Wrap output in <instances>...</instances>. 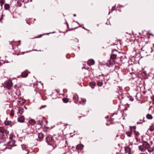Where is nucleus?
I'll use <instances>...</instances> for the list:
<instances>
[{
  "label": "nucleus",
  "instance_id": "1",
  "mask_svg": "<svg viewBox=\"0 0 154 154\" xmlns=\"http://www.w3.org/2000/svg\"><path fill=\"white\" fill-rule=\"evenodd\" d=\"M142 144L139 146V149L142 152H144L149 146V143L147 142H143Z\"/></svg>",
  "mask_w": 154,
  "mask_h": 154
},
{
  "label": "nucleus",
  "instance_id": "2",
  "mask_svg": "<svg viewBox=\"0 0 154 154\" xmlns=\"http://www.w3.org/2000/svg\"><path fill=\"white\" fill-rule=\"evenodd\" d=\"M118 53V51L116 50H113L112 51V55L110 56V58L114 60L117 57V54Z\"/></svg>",
  "mask_w": 154,
  "mask_h": 154
},
{
  "label": "nucleus",
  "instance_id": "3",
  "mask_svg": "<svg viewBox=\"0 0 154 154\" xmlns=\"http://www.w3.org/2000/svg\"><path fill=\"white\" fill-rule=\"evenodd\" d=\"M46 141L48 144L51 145V144L50 143V142L53 141L54 139L51 136H49L46 138Z\"/></svg>",
  "mask_w": 154,
  "mask_h": 154
},
{
  "label": "nucleus",
  "instance_id": "4",
  "mask_svg": "<svg viewBox=\"0 0 154 154\" xmlns=\"http://www.w3.org/2000/svg\"><path fill=\"white\" fill-rule=\"evenodd\" d=\"M6 87L8 89H10L12 86V83L11 81L8 80L6 83Z\"/></svg>",
  "mask_w": 154,
  "mask_h": 154
},
{
  "label": "nucleus",
  "instance_id": "5",
  "mask_svg": "<svg viewBox=\"0 0 154 154\" xmlns=\"http://www.w3.org/2000/svg\"><path fill=\"white\" fill-rule=\"evenodd\" d=\"M115 63L114 60L110 58V59L106 63V65L108 66H110L111 65H114Z\"/></svg>",
  "mask_w": 154,
  "mask_h": 154
},
{
  "label": "nucleus",
  "instance_id": "6",
  "mask_svg": "<svg viewBox=\"0 0 154 154\" xmlns=\"http://www.w3.org/2000/svg\"><path fill=\"white\" fill-rule=\"evenodd\" d=\"M147 149L149 152H152L154 151V146H150L149 143V146H148Z\"/></svg>",
  "mask_w": 154,
  "mask_h": 154
},
{
  "label": "nucleus",
  "instance_id": "7",
  "mask_svg": "<svg viewBox=\"0 0 154 154\" xmlns=\"http://www.w3.org/2000/svg\"><path fill=\"white\" fill-rule=\"evenodd\" d=\"M87 63L89 66L92 65L94 64L95 62L93 59H89L88 60Z\"/></svg>",
  "mask_w": 154,
  "mask_h": 154
},
{
  "label": "nucleus",
  "instance_id": "8",
  "mask_svg": "<svg viewBox=\"0 0 154 154\" xmlns=\"http://www.w3.org/2000/svg\"><path fill=\"white\" fill-rule=\"evenodd\" d=\"M24 112V109L22 107H19L18 109V112L17 114L18 116L22 114Z\"/></svg>",
  "mask_w": 154,
  "mask_h": 154
},
{
  "label": "nucleus",
  "instance_id": "9",
  "mask_svg": "<svg viewBox=\"0 0 154 154\" xmlns=\"http://www.w3.org/2000/svg\"><path fill=\"white\" fill-rule=\"evenodd\" d=\"M25 118L23 116H21L19 117L18 119V121L20 122H24Z\"/></svg>",
  "mask_w": 154,
  "mask_h": 154
},
{
  "label": "nucleus",
  "instance_id": "10",
  "mask_svg": "<svg viewBox=\"0 0 154 154\" xmlns=\"http://www.w3.org/2000/svg\"><path fill=\"white\" fill-rule=\"evenodd\" d=\"M44 135V134L42 133H38V138L40 139L41 140H43Z\"/></svg>",
  "mask_w": 154,
  "mask_h": 154
},
{
  "label": "nucleus",
  "instance_id": "11",
  "mask_svg": "<svg viewBox=\"0 0 154 154\" xmlns=\"http://www.w3.org/2000/svg\"><path fill=\"white\" fill-rule=\"evenodd\" d=\"M125 150L126 152L128 153L129 154H131V149L129 147H126L125 148Z\"/></svg>",
  "mask_w": 154,
  "mask_h": 154
},
{
  "label": "nucleus",
  "instance_id": "12",
  "mask_svg": "<svg viewBox=\"0 0 154 154\" xmlns=\"http://www.w3.org/2000/svg\"><path fill=\"white\" fill-rule=\"evenodd\" d=\"M6 140V138L4 136L1 135L0 136V143L3 142Z\"/></svg>",
  "mask_w": 154,
  "mask_h": 154
},
{
  "label": "nucleus",
  "instance_id": "13",
  "mask_svg": "<svg viewBox=\"0 0 154 154\" xmlns=\"http://www.w3.org/2000/svg\"><path fill=\"white\" fill-rule=\"evenodd\" d=\"M17 6H19L20 7L22 3L24 2V0H17Z\"/></svg>",
  "mask_w": 154,
  "mask_h": 154
},
{
  "label": "nucleus",
  "instance_id": "14",
  "mask_svg": "<svg viewBox=\"0 0 154 154\" xmlns=\"http://www.w3.org/2000/svg\"><path fill=\"white\" fill-rule=\"evenodd\" d=\"M28 75V73L26 71L23 72L21 74V76L23 77H26Z\"/></svg>",
  "mask_w": 154,
  "mask_h": 154
},
{
  "label": "nucleus",
  "instance_id": "15",
  "mask_svg": "<svg viewBox=\"0 0 154 154\" xmlns=\"http://www.w3.org/2000/svg\"><path fill=\"white\" fill-rule=\"evenodd\" d=\"M84 146L81 144H79L76 146V149H77L81 150L83 149Z\"/></svg>",
  "mask_w": 154,
  "mask_h": 154
},
{
  "label": "nucleus",
  "instance_id": "16",
  "mask_svg": "<svg viewBox=\"0 0 154 154\" xmlns=\"http://www.w3.org/2000/svg\"><path fill=\"white\" fill-rule=\"evenodd\" d=\"M15 143V141L14 140H11L8 143V145L11 146H14Z\"/></svg>",
  "mask_w": 154,
  "mask_h": 154
},
{
  "label": "nucleus",
  "instance_id": "17",
  "mask_svg": "<svg viewBox=\"0 0 154 154\" xmlns=\"http://www.w3.org/2000/svg\"><path fill=\"white\" fill-rule=\"evenodd\" d=\"M146 117L147 119H152V116L150 114H147L146 115Z\"/></svg>",
  "mask_w": 154,
  "mask_h": 154
},
{
  "label": "nucleus",
  "instance_id": "18",
  "mask_svg": "<svg viewBox=\"0 0 154 154\" xmlns=\"http://www.w3.org/2000/svg\"><path fill=\"white\" fill-rule=\"evenodd\" d=\"M11 122L9 121H6L5 122V124L6 125H9L11 124Z\"/></svg>",
  "mask_w": 154,
  "mask_h": 154
},
{
  "label": "nucleus",
  "instance_id": "19",
  "mask_svg": "<svg viewBox=\"0 0 154 154\" xmlns=\"http://www.w3.org/2000/svg\"><path fill=\"white\" fill-rule=\"evenodd\" d=\"M5 129L3 127H0V132L2 133L4 132L5 131Z\"/></svg>",
  "mask_w": 154,
  "mask_h": 154
},
{
  "label": "nucleus",
  "instance_id": "20",
  "mask_svg": "<svg viewBox=\"0 0 154 154\" xmlns=\"http://www.w3.org/2000/svg\"><path fill=\"white\" fill-rule=\"evenodd\" d=\"M29 122L30 123L32 124H34L35 123V121L33 119H31L29 120Z\"/></svg>",
  "mask_w": 154,
  "mask_h": 154
},
{
  "label": "nucleus",
  "instance_id": "21",
  "mask_svg": "<svg viewBox=\"0 0 154 154\" xmlns=\"http://www.w3.org/2000/svg\"><path fill=\"white\" fill-rule=\"evenodd\" d=\"M127 136L129 137H131V134H132V132L131 131L126 132V133Z\"/></svg>",
  "mask_w": 154,
  "mask_h": 154
},
{
  "label": "nucleus",
  "instance_id": "22",
  "mask_svg": "<svg viewBox=\"0 0 154 154\" xmlns=\"http://www.w3.org/2000/svg\"><path fill=\"white\" fill-rule=\"evenodd\" d=\"M103 83L101 81H98L97 82V85L99 86H102Z\"/></svg>",
  "mask_w": 154,
  "mask_h": 154
},
{
  "label": "nucleus",
  "instance_id": "23",
  "mask_svg": "<svg viewBox=\"0 0 154 154\" xmlns=\"http://www.w3.org/2000/svg\"><path fill=\"white\" fill-rule=\"evenodd\" d=\"M4 7L6 9H8L10 8L9 5L8 4H5L4 5Z\"/></svg>",
  "mask_w": 154,
  "mask_h": 154
},
{
  "label": "nucleus",
  "instance_id": "24",
  "mask_svg": "<svg viewBox=\"0 0 154 154\" xmlns=\"http://www.w3.org/2000/svg\"><path fill=\"white\" fill-rule=\"evenodd\" d=\"M25 101L23 100H19V103L20 104H23L25 103Z\"/></svg>",
  "mask_w": 154,
  "mask_h": 154
},
{
  "label": "nucleus",
  "instance_id": "25",
  "mask_svg": "<svg viewBox=\"0 0 154 154\" xmlns=\"http://www.w3.org/2000/svg\"><path fill=\"white\" fill-rule=\"evenodd\" d=\"M14 110L13 109H12L11 110V112L10 113V116H14Z\"/></svg>",
  "mask_w": 154,
  "mask_h": 154
},
{
  "label": "nucleus",
  "instance_id": "26",
  "mask_svg": "<svg viewBox=\"0 0 154 154\" xmlns=\"http://www.w3.org/2000/svg\"><path fill=\"white\" fill-rule=\"evenodd\" d=\"M135 139L137 142H138L139 143H141V140L140 138H136Z\"/></svg>",
  "mask_w": 154,
  "mask_h": 154
},
{
  "label": "nucleus",
  "instance_id": "27",
  "mask_svg": "<svg viewBox=\"0 0 154 154\" xmlns=\"http://www.w3.org/2000/svg\"><path fill=\"white\" fill-rule=\"evenodd\" d=\"M4 132L7 135H9V132L8 131L5 130Z\"/></svg>",
  "mask_w": 154,
  "mask_h": 154
},
{
  "label": "nucleus",
  "instance_id": "28",
  "mask_svg": "<svg viewBox=\"0 0 154 154\" xmlns=\"http://www.w3.org/2000/svg\"><path fill=\"white\" fill-rule=\"evenodd\" d=\"M150 130L151 131H153L154 130V126H151L150 128Z\"/></svg>",
  "mask_w": 154,
  "mask_h": 154
},
{
  "label": "nucleus",
  "instance_id": "29",
  "mask_svg": "<svg viewBox=\"0 0 154 154\" xmlns=\"http://www.w3.org/2000/svg\"><path fill=\"white\" fill-rule=\"evenodd\" d=\"M134 133H135V135L136 136H137L139 135L140 134L138 132H137L136 131H135L134 132Z\"/></svg>",
  "mask_w": 154,
  "mask_h": 154
},
{
  "label": "nucleus",
  "instance_id": "30",
  "mask_svg": "<svg viewBox=\"0 0 154 154\" xmlns=\"http://www.w3.org/2000/svg\"><path fill=\"white\" fill-rule=\"evenodd\" d=\"M82 102L84 103H85L86 101V100L84 98H82Z\"/></svg>",
  "mask_w": 154,
  "mask_h": 154
},
{
  "label": "nucleus",
  "instance_id": "31",
  "mask_svg": "<svg viewBox=\"0 0 154 154\" xmlns=\"http://www.w3.org/2000/svg\"><path fill=\"white\" fill-rule=\"evenodd\" d=\"M46 105L42 106L41 107H40V109H42V108H44L45 107H46Z\"/></svg>",
  "mask_w": 154,
  "mask_h": 154
},
{
  "label": "nucleus",
  "instance_id": "32",
  "mask_svg": "<svg viewBox=\"0 0 154 154\" xmlns=\"http://www.w3.org/2000/svg\"><path fill=\"white\" fill-rule=\"evenodd\" d=\"M38 125H40L41 127L42 126V123L41 122L39 121V122H38Z\"/></svg>",
  "mask_w": 154,
  "mask_h": 154
},
{
  "label": "nucleus",
  "instance_id": "33",
  "mask_svg": "<svg viewBox=\"0 0 154 154\" xmlns=\"http://www.w3.org/2000/svg\"><path fill=\"white\" fill-rule=\"evenodd\" d=\"M130 100L131 101H133L134 100V99L133 97H131L130 98Z\"/></svg>",
  "mask_w": 154,
  "mask_h": 154
},
{
  "label": "nucleus",
  "instance_id": "34",
  "mask_svg": "<svg viewBox=\"0 0 154 154\" xmlns=\"http://www.w3.org/2000/svg\"><path fill=\"white\" fill-rule=\"evenodd\" d=\"M24 2L26 3H27L28 2L29 0H24Z\"/></svg>",
  "mask_w": 154,
  "mask_h": 154
},
{
  "label": "nucleus",
  "instance_id": "35",
  "mask_svg": "<svg viewBox=\"0 0 154 154\" xmlns=\"http://www.w3.org/2000/svg\"><path fill=\"white\" fill-rule=\"evenodd\" d=\"M9 138L10 139L12 140V137L11 136H10L9 137Z\"/></svg>",
  "mask_w": 154,
  "mask_h": 154
},
{
  "label": "nucleus",
  "instance_id": "36",
  "mask_svg": "<svg viewBox=\"0 0 154 154\" xmlns=\"http://www.w3.org/2000/svg\"><path fill=\"white\" fill-rule=\"evenodd\" d=\"M63 100L64 102H65V103H67L68 102V101H65L64 100V99H63Z\"/></svg>",
  "mask_w": 154,
  "mask_h": 154
},
{
  "label": "nucleus",
  "instance_id": "37",
  "mask_svg": "<svg viewBox=\"0 0 154 154\" xmlns=\"http://www.w3.org/2000/svg\"><path fill=\"white\" fill-rule=\"evenodd\" d=\"M133 127L134 128V129H135L136 128V127L135 126H133Z\"/></svg>",
  "mask_w": 154,
  "mask_h": 154
},
{
  "label": "nucleus",
  "instance_id": "38",
  "mask_svg": "<svg viewBox=\"0 0 154 154\" xmlns=\"http://www.w3.org/2000/svg\"><path fill=\"white\" fill-rule=\"evenodd\" d=\"M139 154H145L144 153H139Z\"/></svg>",
  "mask_w": 154,
  "mask_h": 154
},
{
  "label": "nucleus",
  "instance_id": "39",
  "mask_svg": "<svg viewBox=\"0 0 154 154\" xmlns=\"http://www.w3.org/2000/svg\"><path fill=\"white\" fill-rule=\"evenodd\" d=\"M73 99H76V98H75V97H73Z\"/></svg>",
  "mask_w": 154,
  "mask_h": 154
},
{
  "label": "nucleus",
  "instance_id": "40",
  "mask_svg": "<svg viewBox=\"0 0 154 154\" xmlns=\"http://www.w3.org/2000/svg\"><path fill=\"white\" fill-rule=\"evenodd\" d=\"M74 17L76 16V14H74Z\"/></svg>",
  "mask_w": 154,
  "mask_h": 154
},
{
  "label": "nucleus",
  "instance_id": "41",
  "mask_svg": "<svg viewBox=\"0 0 154 154\" xmlns=\"http://www.w3.org/2000/svg\"><path fill=\"white\" fill-rule=\"evenodd\" d=\"M152 103L153 104H154V100H153Z\"/></svg>",
  "mask_w": 154,
  "mask_h": 154
},
{
  "label": "nucleus",
  "instance_id": "42",
  "mask_svg": "<svg viewBox=\"0 0 154 154\" xmlns=\"http://www.w3.org/2000/svg\"><path fill=\"white\" fill-rule=\"evenodd\" d=\"M135 144H137V145H138V143H135Z\"/></svg>",
  "mask_w": 154,
  "mask_h": 154
},
{
  "label": "nucleus",
  "instance_id": "43",
  "mask_svg": "<svg viewBox=\"0 0 154 154\" xmlns=\"http://www.w3.org/2000/svg\"><path fill=\"white\" fill-rule=\"evenodd\" d=\"M131 127H130V129H131Z\"/></svg>",
  "mask_w": 154,
  "mask_h": 154
},
{
  "label": "nucleus",
  "instance_id": "44",
  "mask_svg": "<svg viewBox=\"0 0 154 154\" xmlns=\"http://www.w3.org/2000/svg\"><path fill=\"white\" fill-rule=\"evenodd\" d=\"M118 135H116V137H118Z\"/></svg>",
  "mask_w": 154,
  "mask_h": 154
},
{
  "label": "nucleus",
  "instance_id": "45",
  "mask_svg": "<svg viewBox=\"0 0 154 154\" xmlns=\"http://www.w3.org/2000/svg\"><path fill=\"white\" fill-rule=\"evenodd\" d=\"M25 108H26V109H27V108H26V107H25Z\"/></svg>",
  "mask_w": 154,
  "mask_h": 154
}]
</instances>
